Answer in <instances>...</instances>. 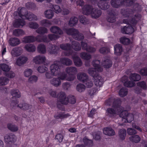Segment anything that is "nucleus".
Masks as SVG:
<instances>
[{
    "label": "nucleus",
    "mask_w": 147,
    "mask_h": 147,
    "mask_svg": "<svg viewBox=\"0 0 147 147\" xmlns=\"http://www.w3.org/2000/svg\"><path fill=\"white\" fill-rule=\"evenodd\" d=\"M121 13L123 16L126 17H132L131 19H126L123 20V23L131 25L133 26H135L141 18V15L139 14H137L134 16L133 10L131 9H122Z\"/></svg>",
    "instance_id": "1"
},
{
    "label": "nucleus",
    "mask_w": 147,
    "mask_h": 147,
    "mask_svg": "<svg viewBox=\"0 0 147 147\" xmlns=\"http://www.w3.org/2000/svg\"><path fill=\"white\" fill-rule=\"evenodd\" d=\"M103 71V68L101 65H95L94 67L90 68L88 70L89 74L93 77L94 82L97 86H102L103 82L102 78L98 74V72Z\"/></svg>",
    "instance_id": "2"
},
{
    "label": "nucleus",
    "mask_w": 147,
    "mask_h": 147,
    "mask_svg": "<svg viewBox=\"0 0 147 147\" xmlns=\"http://www.w3.org/2000/svg\"><path fill=\"white\" fill-rule=\"evenodd\" d=\"M121 101L119 99H115L113 105V108H109L107 109V115L112 117L115 114L119 113L122 109V107L120 106Z\"/></svg>",
    "instance_id": "3"
},
{
    "label": "nucleus",
    "mask_w": 147,
    "mask_h": 147,
    "mask_svg": "<svg viewBox=\"0 0 147 147\" xmlns=\"http://www.w3.org/2000/svg\"><path fill=\"white\" fill-rule=\"evenodd\" d=\"M67 34L71 35L74 38L78 40H81L84 39L83 34L79 32L78 31L74 28H70L66 30Z\"/></svg>",
    "instance_id": "4"
},
{
    "label": "nucleus",
    "mask_w": 147,
    "mask_h": 147,
    "mask_svg": "<svg viewBox=\"0 0 147 147\" xmlns=\"http://www.w3.org/2000/svg\"><path fill=\"white\" fill-rule=\"evenodd\" d=\"M50 69L51 73L46 72L45 74L46 77L48 79L52 78L53 76H57L59 73V66L58 65H51Z\"/></svg>",
    "instance_id": "5"
},
{
    "label": "nucleus",
    "mask_w": 147,
    "mask_h": 147,
    "mask_svg": "<svg viewBox=\"0 0 147 147\" xmlns=\"http://www.w3.org/2000/svg\"><path fill=\"white\" fill-rule=\"evenodd\" d=\"M58 99V101L57 103V106L58 108L60 109L61 108V104L66 105L68 103L65 92H61L58 94L57 96Z\"/></svg>",
    "instance_id": "6"
},
{
    "label": "nucleus",
    "mask_w": 147,
    "mask_h": 147,
    "mask_svg": "<svg viewBox=\"0 0 147 147\" xmlns=\"http://www.w3.org/2000/svg\"><path fill=\"white\" fill-rule=\"evenodd\" d=\"M60 47L61 49L65 51L63 52L64 55L69 56L72 54L73 51L70 44L69 43L63 44L60 45Z\"/></svg>",
    "instance_id": "7"
},
{
    "label": "nucleus",
    "mask_w": 147,
    "mask_h": 147,
    "mask_svg": "<svg viewBox=\"0 0 147 147\" xmlns=\"http://www.w3.org/2000/svg\"><path fill=\"white\" fill-rule=\"evenodd\" d=\"M108 12L109 16L107 18V21L110 23L115 22L116 20L115 16L117 14L116 11L113 9H109Z\"/></svg>",
    "instance_id": "8"
},
{
    "label": "nucleus",
    "mask_w": 147,
    "mask_h": 147,
    "mask_svg": "<svg viewBox=\"0 0 147 147\" xmlns=\"http://www.w3.org/2000/svg\"><path fill=\"white\" fill-rule=\"evenodd\" d=\"M46 60V58L43 56L38 55L34 57L33 61L36 64H43Z\"/></svg>",
    "instance_id": "9"
},
{
    "label": "nucleus",
    "mask_w": 147,
    "mask_h": 147,
    "mask_svg": "<svg viewBox=\"0 0 147 147\" xmlns=\"http://www.w3.org/2000/svg\"><path fill=\"white\" fill-rule=\"evenodd\" d=\"M61 63L63 64H71L72 61L69 59L62 57L59 59L56 60L54 61V63L53 64H57V63Z\"/></svg>",
    "instance_id": "10"
},
{
    "label": "nucleus",
    "mask_w": 147,
    "mask_h": 147,
    "mask_svg": "<svg viewBox=\"0 0 147 147\" xmlns=\"http://www.w3.org/2000/svg\"><path fill=\"white\" fill-rule=\"evenodd\" d=\"M102 13V11L98 8H93L91 10V16L92 18L96 19L100 17Z\"/></svg>",
    "instance_id": "11"
},
{
    "label": "nucleus",
    "mask_w": 147,
    "mask_h": 147,
    "mask_svg": "<svg viewBox=\"0 0 147 147\" xmlns=\"http://www.w3.org/2000/svg\"><path fill=\"white\" fill-rule=\"evenodd\" d=\"M131 26H125L122 28L121 30V33L124 34H130L133 33L134 29Z\"/></svg>",
    "instance_id": "12"
},
{
    "label": "nucleus",
    "mask_w": 147,
    "mask_h": 147,
    "mask_svg": "<svg viewBox=\"0 0 147 147\" xmlns=\"http://www.w3.org/2000/svg\"><path fill=\"white\" fill-rule=\"evenodd\" d=\"M4 140L6 143L14 142L16 140V137L12 134H7L4 136Z\"/></svg>",
    "instance_id": "13"
},
{
    "label": "nucleus",
    "mask_w": 147,
    "mask_h": 147,
    "mask_svg": "<svg viewBox=\"0 0 147 147\" xmlns=\"http://www.w3.org/2000/svg\"><path fill=\"white\" fill-rule=\"evenodd\" d=\"M103 133L105 135L109 136H112L115 135V132L111 127H106L103 129Z\"/></svg>",
    "instance_id": "14"
},
{
    "label": "nucleus",
    "mask_w": 147,
    "mask_h": 147,
    "mask_svg": "<svg viewBox=\"0 0 147 147\" xmlns=\"http://www.w3.org/2000/svg\"><path fill=\"white\" fill-rule=\"evenodd\" d=\"M22 48L19 47H16L13 48L11 51V54L14 57H17L20 55L22 53Z\"/></svg>",
    "instance_id": "15"
},
{
    "label": "nucleus",
    "mask_w": 147,
    "mask_h": 147,
    "mask_svg": "<svg viewBox=\"0 0 147 147\" xmlns=\"http://www.w3.org/2000/svg\"><path fill=\"white\" fill-rule=\"evenodd\" d=\"M28 58L24 55H22L18 57L16 60L17 64H24L26 63Z\"/></svg>",
    "instance_id": "16"
},
{
    "label": "nucleus",
    "mask_w": 147,
    "mask_h": 147,
    "mask_svg": "<svg viewBox=\"0 0 147 147\" xmlns=\"http://www.w3.org/2000/svg\"><path fill=\"white\" fill-rule=\"evenodd\" d=\"M25 24V22L24 20L18 19L15 20L13 26L15 28H22Z\"/></svg>",
    "instance_id": "17"
},
{
    "label": "nucleus",
    "mask_w": 147,
    "mask_h": 147,
    "mask_svg": "<svg viewBox=\"0 0 147 147\" xmlns=\"http://www.w3.org/2000/svg\"><path fill=\"white\" fill-rule=\"evenodd\" d=\"M93 7L89 5H86L82 8V13L84 14L88 15L90 14Z\"/></svg>",
    "instance_id": "18"
},
{
    "label": "nucleus",
    "mask_w": 147,
    "mask_h": 147,
    "mask_svg": "<svg viewBox=\"0 0 147 147\" xmlns=\"http://www.w3.org/2000/svg\"><path fill=\"white\" fill-rule=\"evenodd\" d=\"M35 41H36L38 42H48L49 40L47 39L46 36H41L38 35L35 37Z\"/></svg>",
    "instance_id": "19"
},
{
    "label": "nucleus",
    "mask_w": 147,
    "mask_h": 147,
    "mask_svg": "<svg viewBox=\"0 0 147 147\" xmlns=\"http://www.w3.org/2000/svg\"><path fill=\"white\" fill-rule=\"evenodd\" d=\"M50 30L51 32L57 35H61L63 33V31L59 28L55 26L51 27Z\"/></svg>",
    "instance_id": "20"
},
{
    "label": "nucleus",
    "mask_w": 147,
    "mask_h": 147,
    "mask_svg": "<svg viewBox=\"0 0 147 147\" xmlns=\"http://www.w3.org/2000/svg\"><path fill=\"white\" fill-rule=\"evenodd\" d=\"M115 53L117 55H120L123 51V48L121 45L117 44L114 46Z\"/></svg>",
    "instance_id": "21"
},
{
    "label": "nucleus",
    "mask_w": 147,
    "mask_h": 147,
    "mask_svg": "<svg viewBox=\"0 0 147 147\" xmlns=\"http://www.w3.org/2000/svg\"><path fill=\"white\" fill-rule=\"evenodd\" d=\"M70 116V114L68 113H65L63 112H60L57 115H55L54 117L57 119H63L66 118Z\"/></svg>",
    "instance_id": "22"
},
{
    "label": "nucleus",
    "mask_w": 147,
    "mask_h": 147,
    "mask_svg": "<svg viewBox=\"0 0 147 147\" xmlns=\"http://www.w3.org/2000/svg\"><path fill=\"white\" fill-rule=\"evenodd\" d=\"M9 43L11 46L14 47L20 44V40L17 38H12L9 40Z\"/></svg>",
    "instance_id": "23"
},
{
    "label": "nucleus",
    "mask_w": 147,
    "mask_h": 147,
    "mask_svg": "<svg viewBox=\"0 0 147 147\" xmlns=\"http://www.w3.org/2000/svg\"><path fill=\"white\" fill-rule=\"evenodd\" d=\"M77 77L78 80L82 82L83 83L88 78V77L87 75L84 73H78L77 75Z\"/></svg>",
    "instance_id": "24"
},
{
    "label": "nucleus",
    "mask_w": 147,
    "mask_h": 147,
    "mask_svg": "<svg viewBox=\"0 0 147 147\" xmlns=\"http://www.w3.org/2000/svg\"><path fill=\"white\" fill-rule=\"evenodd\" d=\"M66 71L69 75H75L77 73V69L75 67H71L66 68Z\"/></svg>",
    "instance_id": "25"
},
{
    "label": "nucleus",
    "mask_w": 147,
    "mask_h": 147,
    "mask_svg": "<svg viewBox=\"0 0 147 147\" xmlns=\"http://www.w3.org/2000/svg\"><path fill=\"white\" fill-rule=\"evenodd\" d=\"M18 14L21 18L23 19H26L27 16V14L28 13L27 10L24 8H22L18 12Z\"/></svg>",
    "instance_id": "26"
},
{
    "label": "nucleus",
    "mask_w": 147,
    "mask_h": 147,
    "mask_svg": "<svg viewBox=\"0 0 147 147\" xmlns=\"http://www.w3.org/2000/svg\"><path fill=\"white\" fill-rule=\"evenodd\" d=\"M35 37L32 36H28L23 38V42L25 43H31L35 41Z\"/></svg>",
    "instance_id": "27"
},
{
    "label": "nucleus",
    "mask_w": 147,
    "mask_h": 147,
    "mask_svg": "<svg viewBox=\"0 0 147 147\" xmlns=\"http://www.w3.org/2000/svg\"><path fill=\"white\" fill-rule=\"evenodd\" d=\"M50 83L54 86L57 87L61 84V82L58 78H54L50 80Z\"/></svg>",
    "instance_id": "28"
},
{
    "label": "nucleus",
    "mask_w": 147,
    "mask_h": 147,
    "mask_svg": "<svg viewBox=\"0 0 147 147\" xmlns=\"http://www.w3.org/2000/svg\"><path fill=\"white\" fill-rule=\"evenodd\" d=\"M18 107L22 109L26 110L32 108V106L26 103L23 102L18 105Z\"/></svg>",
    "instance_id": "29"
},
{
    "label": "nucleus",
    "mask_w": 147,
    "mask_h": 147,
    "mask_svg": "<svg viewBox=\"0 0 147 147\" xmlns=\"http://www.w3.org/2000/svg\"><path fill=\"white\" fill-rule=\"evenodd\" d=\"M118 135L121 140H125L126 134V130L124 129H120L118 131Z\"/></svg>",
    "instance_id": "30"
},
{
    "label": "nucleus",
    "mask_w": 147,
    "mask_h": 147,
    "mask_svg": "<svg viewBox=\"0 0 147 147\" xmlns=\"http://www.w3.org/2000/svg\"><path fill=\"white\" fill-rule=\"evenodd\" d=\"M122 1L120 0H111V5L113 7L118 8L121 5H122Z\"/></svg>",
    "instance_id": "31"
},
{
    "label": "nucleus",
    "mask_w": 147,
    "mask_h": 147,
    "mask_svg": "<svg viewBox=\"0 0 147 147\" xmlns=\"http://www.w3.org/2000/svg\"><path fill=\"white\" fill-rule=\"evenodd\" d=\"M10 93L13 97L18 98L21 97L20 93L18 89H13L11 90Z\"/></svg>",
    "instance_id": "32"
},
{
    "label": "nucleus",
    "mask_w": 147,
    "mask_h": 147,
    "mask_svg": "<svg viewBox=\"0 0 147 147\" xmlns=\"http://www.w3.org/2000/svg\"><path fill=\"white\" fill-rule=\"evenodd\" d=\"M24 32L22 30L18 29L13 30V34L16 36L18 37L24 34Z\"/></svg>",
    "instance_id": "33"
},
{
    "label": "nucleus",
    "mask_w": 147,
    "mask_h": 147,
    "mask_svg": "<svg viewBox=\"0 0 147 147\" xmlns=\"http://www.w3.org/2000/svg\"><path fill=\"white\" fill-rule=\"evenodd\" d=\"M141 78V76L139 74L136 73L131 74L129 76L130 80L134 81H138Z\"/></svg>",
    "instance_id": "34"
},
{
    "label": "nucleus",
    "mask_w": 147,
    "mask_h": 147,
    "mask_svg": "<svg viewBox=\"0 0 147 147\" xmlns=\"http://www.w3.org/2000/svg\"><path fill=\"white\" fill-rule=\"evenodd\" d=\"M99 7L103 10H106L108 9L110 7V5L108 3L105 2H102L101 3H99L98 4Z\"/></svg>",
    "instance_id": "35"
},
{
    "label": "nucleus",
    "mask_w": 147,
    "mask_h": 147,
    "mask_svg": "<svg viewBox=\"0 0 147 147\" xmlns=\"http://www.w3.org/2000/svg\"><path fill=\"white\" fill-rule=\"evenodd\" d=\"M72 47L76 51H78L81 49L80 44L78 42L75 41H73L72 42Z\"/></svg>",
    "instance_id": "36"
},
{
    "label": "nucleus",
    "mask_w": 147,
    "mask_h": 147,
    "mask_svg": "<svg viewBox=\"0 0 147 147\" xmlns=\"http://www.w3.org/2000/svg\"><path fill=\"white\" fill-rule=\"evenodd\" d=\"M120 41L121 43L125 45H129L130 42V39L125 36H123L120 38Z\"/></svg>",
    "instance_id": "37"
},
{
    "label": "nucleus",
    "mask_w": 147,
    "mask_h": 147,
    "mask_svg": "<svg viewBox=\"0 0 147 147\" xmlns=\"http://www.w3.org/2000/svg\"><path fill=\"white\" fill-rule=\"evenodd\" d=\"M79 20L80 22L84 25H86L89 23L88 19L83 15L80 16Z\"/></svg>",
    "instance_id": "38"
},
{
    "label": "nucleus",
    "mask_w": 147,
    "mask_h": 147,
    "mask_svg": "<svg viewBox=\"0 0 147 147\" xmlns=\"http://www.w3.org/2000/svg\"><path fill=\"white\" fill-rule=\"evenodd\" d=\"M25 48L27 51L29 52H33L36 49L35 47L32 44H28L26 45Z\"/></svg>",
    "instance_id": "39"
},
{
    "label": "nucleus",
    "mask_w": 147,
    "mask_h": 147,
    "mask_svg": "<svg viewBox=\"0 0 147 147\" xmlns=\"http://www.w3.org/2000/svg\"><path fill=\"white\" fill-rule=\"evenodd\" d=\"M9 80V79L6 77H0V85L3 86L7 85L8 83Z\"/></svg>",
    "instance_id": "40"
},
{
    "label": "nucleus",
    "mask_w": 147,
    "mask_h": 147,
    "mask_svg": "<svg viewBox=\"0 0 147 147\" xmlns=\"http://www.w3.org/2000/svg\"><path fill=\"white\" fill-rule=\"evenodd\" d=\"M129 138L131 141L135 143H138L140 140V137L137 135L131 136Z\"/></svg>",
    "instance_id": "41"
},
{
    "label": "nucleus",
    "mask_w": 147,
    "mask_h": 147,
    "mask_svg": "<svg viewBox=\"0 0 147 147\" xmlns=\"http://www.w3.org/2000/svg\"><path fill=\"white\" fill-rule=\"evenodd\" d=\"M37 50L38 52L42 54L45 53L46 51L45 46L42 44H39L38 46Z\"/></svg>",
    "instance_id": "42"
},
{
    "label": "nucleus",
    "mask_w": 147,
    "mask_h": 147,
    "mask_svg": "<svg viewBox=\"0 0 147 147\" xmlns=\"http://www.w3.org/2000/svg\"><path fill=\"white\" fill-rule=\"evenodd\" d=\"M83 142L84 144L88 147H91L93 145L92 141L88 139L86 137H84L83 139Z\"/></svg>",
    "instance_id": "43"
},
{
    "label": "nucleus",
    "mask_w": 147,
    "mask_h": 147,
    "mask_svg": "<svg viewBox=\"0 0 147 147\" xmlns=\"http://www.w3.org/2000/svg\"><path fill=\"white\" fill-rule=\"evenodd\" d=\"M26 17V19L30 21L32 20H36L37 19V17L35 15L30 12L27 14V16Z\"/></svg>",
    "instance_id": "44"
},
{
    "label": "nucleus",
    "mask_w": 147,
    "mask_h": 147,
    "mask_svg": "<svg viewBox=\"0 0 147 147\" xmlns=\"http://www.w3.org/2000/svg\"><path fill=\"white\" fill-rule=\"evenodd\" d=\"M49 51L51 54L55 53L58 50V48L57 46L53 45H51L49 47Z\"/></svg>",
    "instance_id": "45"
},
{
    "label": "nucleus",
    "mask_w": 147,
    "mask_h": 147,
    "mask_svg": "<svg viewBox=\"0 0 147 147\" xmlns=\"http://www.w3.org/2000/svg\"><path fill=\"white\" fill-rule=\"evenodd\" d=\"M127 89L126 87H123L119 90V94L120 96L123 97L127 95Z\"/></svg>",
    "instance_id": "46"
},
{
    "label": "nucleus",
    "mask_w": 147,
    "mask_h": 147,
    "mask_svg": "<svg viewBox=\"0 0 147 147\" xmlns=\"http://www.w3.org/2000/svg\"><path fill=\"white\" fill-rule=\"evenodd\" d=\"M46 17L48 19H51L53 17L54 13L53 11L51 10H48L46 11L45 13Z\"/></svg>",
    "instance_id": "47"
},
{
    "label": "nucleus",
    "mask_w": 147,
    "mask_h": 147,
    "mask_svg": "<svg viewBox=\"0 0 147 147\" xmlns=\"http://www.w3.org/2000/svg\"><path fill=\"white\" fill-rule=\"evenodd\" d=\"M78 19L75 17H71L70 19L69 24L71 26H73L76 24L78 22Z\"/></svg>",
    "instance_id": "48"
},
{
    "label": "nucleus",
    "mask_w": 147,
    "mask_h": 147,
    "mask_svg": "<svg viewBox=\"0 0 147 147\" xmlns=\"http://www.w3.org/2000/svg\"><path fill=\"white\" fill-rule=\"evenodd\" d=\"M67 100L68 103H69L71 104H74L76 102V100L74 96L72 95H69L68 97L67 98Z\"/></svg>",
    "instance_id": "49"
},
{
    "label": "nucleus",
    "mask_w": 147,
    "mask_h": 147,
    "mask_svg": "<svg viewBox=\"0 0 147 147\" xmlns=\"http://www.w3.org/2000/svg\"><path fill=\"white\" fill-rule=\"evenodd\" d=\"M80 56L83 59L88 60L91 57V55L86 52H82L80 54Z\"/></svg>",
    "instance_id": "50"
},
{
    "label": "nucleus",
    "mask_w": 147,
    "mask_h": 147,
    "mask_svg": "<svg viewBox=\"0 0 147 147\" xmlns=\"http://www.w3.org/2000/svg\"><path fill=\"white\" fill-rule=\"evenodd\" d=\"M119 113H120L119 114L120 117L125 119H126L128 114V112L124 110V108L122 107V110L119 112Z\"/></svg>",
    "instance_id": "51"
},
{
    "label": "nucleus",
    "mask_w": 147,
    "mask_h": 147,
    "mask_svg": "<svg viewBox=\"0 0 147 147\" xmlns=\"http://www.w3.org/2000/svg\"><path fill=\"white\" fill-rule=\"evenodd\" d=\"M36 32L39 34H44L47 32V29L45 27H40L36 30Z\"/></svg>",
    "instance_id": "52"
},
{
    "label": "nucleus",
    "mask_w": 147,
    "mask_h": 147,
    "mask_svg": "<svg viewBox=\"0 0 147 147\" xmlns=\"http://www.w3.org/2000/svg\"><path fill=\"white\" fill-rule=\"evenodd\" d=\"M48 65H42L39 66L38 68V71L41 73H43L48 69L47 67Z\"/></svg>",
    "instance_id": "53"
},
{
    "label": "nucleus",
    "mask_w": 147,
    "mask_h": 147,
    "mask_svg": "<svg viewBox=\"0 0 147 147\" xmlns=\"http://www.w3.org/2000/svg\"><path fill=\"white\" fill-rule=\"evenodd\" d=\"M86 87L83 84H78L76 87V89L79 92H84L85 89Z\"/></svg>",
    "instance_id": "54"
},
{
    "label": "nucleus",
    "mask_w": 147,
    "mask_h": 147,
    "mask_svg": "<svg viewBox=\"0 0 147 147\" xmlns=\"http://www.w3.org/2000/svg\"><path fill=\"white\" fill-rule=\"evenodd\" d=\"M51 23L50 21L47 19H44L40 21V24L42 26L45 27H48L49 26Z\"/></svg>",
    "instance_id": "55"
},
{
    "label": "nucleus",
    "mask_w": 147,
    "mask_h": 147,
    "mask_svg": "<svg viewBox=\"0 0 147 147\" xmlns=\"http://www.w3.org/2000/svg\"><path fill=\"white\" fill-rule=\"evenodd\" d=\"M133 3L132 0H123L121 4L122 5L130 6L133 4Z\"/></svg>",
    "instance_id": "56"
},
{
    "label": "nucleus",
    "mask_w": 147,
    "mask_h": 147,
    "mask_svg": "<svg viewBox=\"0 0 147 147\" xmlns=\"http://www.w3.org/2000/svg\"><path fill=\"white\" fill-rule=\"evenodd\" d=\"M7 127L9 129L12 131H16L18 130V128L16 126L11 124H8Z\"/></svg>",
    "instance_id": "57"
},
{
    "label": "nucleus",
    "mask_w": 147,
    "mask_h": 147,
    "mask_svg": "<svg viewBox=\"0 0 147 147\" xmlns=\"http://www.w3.org/2000/svg\"><path fill=\"white\" fill-rule=\"evenodd\" d=\"M60 65H58V66H60ZM57 75L59 76L58 78L60 80H64L66 79L67 74L65 73H60V68L59 67V73Z\"/></svg>",
    "instance_id": "58"
},
{
    "label": "nucleus",
    "mask_w": 147,
    "mask_h": 147,
    "mask_svg": "<svg viewBox=\"0 0 147 147\" xmlns=\"http://www.w3.org/2000/svg\"><path fill=\"white\" fill-rule=\"evenodd\" d=\"M135 84L133 82L130 81H127L124 83V85L128 87H131L134 86Z\"/></svg>",
    "instance_id": "59"
},
{
    "label": "nucleus",
    "mask_w": 147,
    "mask_h": 147,
    "mask_svg": "<svg viewBox=\"0 0 147 147\" xmlns=\"http://www.w3.org/2000/svg\"><path fill=\"white\" fill-rule=\"evenodd\" d=\"M127 131V134L130 135H135L137 133L136 130L132 128H128Z\"/></svg>",
    "instance_id": "60"
},
{
    "label": "nucleus",
    "mask_w": 147,
    "mask_h": 147,
    "mask_svg": "<svg viewBox=\"0 0 147 147\" xmlns=\"http://www.w3.org/2000/svg\"><path fill=\"white\" fill-rule=\"evenodd\" d=\"M85 85V87L87 88H91L93 86V83L92 81L88 78L84 82Z\"/></svg>",
    "instance_id": "61"
},
{
    "label": "nucleus",
    "mask_w": 147,
    "mask_h": 147,
    "mask_svg": "<svg viewBox=\"0 0 147 147\" xmlns=\"http://www.w3.org/2000/svg\"><path fill=\"white\" fill-rule=\"evenodd\" d=\"M0 68L3 71H7L10 69L11 68L8 65H0Z\"/></svg>",
    "instance_id": "62"
},
{
    "label": "nucleus",
    "mask_w": 147,
    "mask_h": 147,
    "mask_svg": "<svg viewBox=\"0 0 147 147\" xmlns=\"http://www.w3.org/2000/svg\"><path fill=\"white\" fill-rule=\"evenodd\" d=\"M75 64H81L82 61L80 58L78 57H75L73 58Z\"/></svg>",
    "instance_id": "63"
},
{
    "label": "nucleus",
    "mask_w": 147,
    "mask_h": 147,
    "mask_svg": "<svg viewBox=\"0 0 147 147\" xmlns=\"http://www.w3.org/2000/svg\"><path fill=\"white\" fill-rule=\"evenodd\" d=\"M29 26L30 28L33 29H36L38 27V24L35 22H29Z\"/></svg>",
    "instance_id": "64"
}]
</instances>
